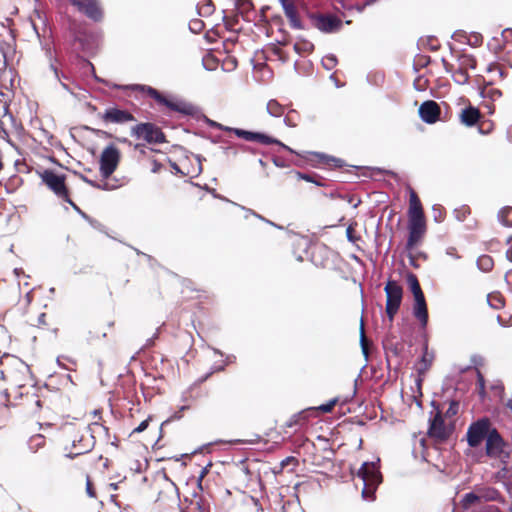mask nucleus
Masks as SVG:
<instances>
[{"label": "nucleus", "instance_id": "nucleus-60", "mask_svg": "<svg viewBox=\"0 0 512 512\" xmlns=\"http://www.w3.org/2000/svg\"><path fill=\"white\" fill-rule=\"evenodd\" d=\"M376 2V0H366L364 3L362 4H357L356 5V9L359 11V12H362L365 7L369 6V5H372Z\"/></svg>", "mask_w": 512, "mask_h": 512}, {"label": "nucleus", "instance_id": "nucleus-9", "mask_svg": "<svg viewBox=\"0 0 512 512\" xmlns=\"http://www.w3.org/2000/svg\"><path fill=\"white\" fill-rule=\"evenodd\" d=\"M131 135L148 144H162L166 142V136L162 129L152 122H141L131 128Z\"/></svg>", "mask_w": 512, "mask_h": 512}, {"label": "nucleus", "instance_id": "nucleus-64", "mask_svg": "<svg viewBox=\"0 0 512 512\" xmlns=\"http://www.w3.org/2000/svg\"><path fill=\"white\" fill-rule=\"evenodd\" d=\"M290 463H294V464H297L298 461L295 457H287L286 459H284L282 462H281V465L284 467V466H287L289 465Z\"/></svg>", "mask_w": 512, "mask_h": 512}, {"label": "nucleus", "instance_id": "nucleus-37", "mask_svg": "<svg viewBox=\"0 0 512 512\" xmlns=\"http://www.w3.org/2000/svg\"><path fill=\"white\" fill-rule=\"evenodd\" d=\"M267 111L271 116L280 117L284 113V107L277 100H270L267 103Z\"/></svg>", "mask_w": 512, "mask_h": 512}, {"label": "nucleus", "instance_id": "nucleus-46", "mask_svg": "<svg viewBox=\"0 0 512 512\" xmlns=\"http://www.w3.org/2000/svg\"><path fill=\"white\" fill-rule=\"evenodd\" d=\"M346 236H347V239L352 243H356L357 241H359L361 239V237L359 235H357V233H356V224L348 225V227L346 229Z\"/></svg>", "mask_w": 512, "mask_h": 512}, {"label": "nucleus", "instance_id": "nucleus-51", "mask_svg": "<svg viewBox=\"0 0 512 512\" xmlns=\"http://www.w3.org/2000/svg\"><path fill=\"white\" fill-rule=\"evenodd\" d=\"M322 64L327 70H331L337 65V58L335 55L325 56L322 59Z\"/></svg>", "mask_w": 512, "mask_h": 512}, {"label": "nucleus", "instance_id": "nucleus-50", "mask_svg": "<svg viewBox=\"0 0 512 512\" xmlns=\"http://www.w3.org/2000/svg\"><path fill=\"white\" fill-rule=\"evenodd\" d=\"M430 61H431L430 56L419 54L414 59V65L417 68H424L427 65H429Z\"/></svg>", "mask_w": 512, "mask_h": 512}, {"label": "nucleus", "instance_id": "nucleus-6", "mask_svg": "<svg viewBox=\"0 0 512 512\" xmlns=\"http://www.w3.org/2000/svg\"><path fill=\"white\" fill-rule=\"evenodd\" d=\"M357 476L363 481L362 496L365 499H374L375 491L382 482V475L376 465L372 462H364Z\"/></svg>", "mask_w": 512, "mask_h": 512}, {"label": "nucleus", "instance_id": "nucleus-59", "mask_svg": "<svg viewBox=\"0 0 512 512\" xmlns=\"http://www.w3.org/2000/svg\"><path fill=\"white\" fill-rule=\"evenodd\" d=\"M6 380V375L3 369V361L0 358V391L3 390L4 382Z\"/></svg>", "mask_w": 512, "mask_h": 512}, {"label": "nucleus", "instance_id": "nucleus-33", "mask_svg": "<svg viewBox=\"0 0 512 512\" xmlns=\"http://www.w3.org/2000/svg\"><path fill=\"white\" fill-rule=\"evenodd\" d=\"M479 492H469L465 494L461 500V507L465 510L469 509L472 505L480 503Z\"/></svg>", "mask_w": 512, "mask_h": 512}, {"label": "nucleus", "instance_id": "nucleus-5", "mask_svg": "<svg viewBox=\"0 0 512 512\" xmlns=\"http://www.w3.org/2000/svg\"><path fill=\"white\" fill-rule=\"evenodd\" d=\"M42 183L47 186L59 199L70 204L74 209L78 210L77 205L70 197V191L66 184V175L58 174L54 170L45 169L40 173Z\"/></svg>", "mask_w": 512, "mask_h": 512}, {"label": "nucleus", "instance_id": "nucleus-39", "mask_svg": "<svg viewBox=\"0 0 512 512\" xmlns=\"http://www.w3.org/2000/svg\"><path fill=\"white\" fill-rule=\"evenodd\" d=\"M477 265L482 271L489 272L492 270L494 262L491 256L482 255L478 258Z\"/></svg>", "mask_w": 512, "mask_h": 512}, {"label": "nucleus", "instance_id": "nucleus-2", "mask_svg": "<svg viewBox=\"0 0 512 512\" xmlns=\"http://www.w3.org/2000/svg\"><path fill=\"white\" fill-rule=\"evenodd\" d=\"M94 438L95 436L89 434L85 428L72 423L65 424L61 428V443L68 458L90 452L94 446Z\"/></svg>", "mask_w": 512, "mask_h": 512}, {"label": "nucleus", "instance_id": "nucleus-12", "mask_svg": "<svg viewBox=\"0 0 512 512\" xmlns=\"http://www.w3.org/2000/svg\"><path fill=\"white\" fill-rule=\"evenodd\" d=\"M99 118L105 124L116 125H124L136 121L132 112L120 109L117 106L108 107L103 113L99 114Z\"/></svg>", "mask_w": 512, "mask_h": 512}, {"label": "nucleus", "instance_id": "nucleus-53", "mask_svg": "<svg viewBox=\"0 0 512 512\" xmlns=\"http://www.w3.org/2000/svg\"><path fill=\"white\" fill-rule=\"evenodd\" d=\"M337 401H338L337 399H332L328 403L320 405L317 408H314V410H319V411H321L323 413H329V412H331L333 410V408L335 407Z\"/></svg>", "mask_w": 512, "mask_h": 512}, {"label": "nucleus", "instance_id": "nucleus-24", "mask_svg": "<svg viewBox=\"0 0 512 512\" xmlns=\"http://www.w3.org/2000/svg\"><path fill=\"white\" fill-rule=\"evenodd\" d=\"M442 63L446 72L452 73V78L455 83L459 85H464L468 83L470 76L467 70L462 69L460 66H458L456 70H453V65L450 64L445 59H442Z\"/></svg>", "mask_w": 512, "mask_h": 512}, {"label": "nucleus", "instance_id": "nucleus-20", "mask_svg": "<svg viewBox=\"0 0 512 512\" xmlns=\"http://www.w3.org/2000/svg\"><path fill=\"white\" fill-rule=\"evenodd\" d=\"M284 10V14L293 29H303V25L295 5V0H279Z\"/></svg>", "mask_w": 512, "mask_h": 512}, {"label": "nucleus", "instance_id": "nucleus-25", "mask_svg": "<svg viewBox=\"0 0 512 512\" xmlns=\"http://www.w3.org/2000/svg\"><path fill=\"white\" fill-rule=\"evenodd\" d=\"M314 411V408L304 409L294 415L284 424V428H292L295 426H303L307 423L310 413Z\"/></svg>", "mask_w": 512, "mask_h": 512}, {"label": "nucleus", "instance_id": "nucleus-49", "mask_svg": "<svg viewBox=\"0 0 512 512\" xmlns=\"http://www.w3.org/2000/svg\"><path fill=\"white\" fill-rule=\"evenodd\" d=\"M205 28V24L201 19H192L189 22V29L193 33H200Z\"/></svg>", "mask_w": 512, "mask_h": 512}, {"label": "nucleus", "instance_id": "nucleus-16", "mask_svg": "<svg viewBox=\"0 0 512 512\" xmlns=\"http://www.w3.org/2000/svg\"><path fill=\"white\" fill-rule=\"evenodd\" d=\"M420 118L428 124H434L440 119L441 108L434 100L424 101L419 107Z\"/></svg>", "mask_w": 512, "mask_h": 512}, {"label": "nucleus", "instance_id": "nucleus-32", "mask_svg": "<svg viewBox=\"0 0 512 512\" xmlns=\"http://www.w3.org/2000/svg\"><path fill=\"white\" fill-rule=\"evenodd\" d=\"M477 65L476 59L469 54H462L458 57V66L468 71V69H475Z\"/></svg>", "mask_w": 512, "mask_h": 512}, {"label": "nucleus", "instance_id": "nucleus-52", "mask_svg": "<svg viewBox=\"0 0 512 512\" xmlns=\"http://www.w3.org/2000/svg\"><path fill=\"white\" fill-rule=\"evenodd\" d=\"M149 168H150V171H151L152 173H160V172H162L163 170H164V171H167L166 166H165L164 164H162L161 162H159V161L155 160V159H153V160H151V161H150V166H149Z\"/></svg>", "mask_w": 512, "mask_h": 512}, {"label": "nucleus", "instance_id": "nucleus-19", "mask_svg": "<svg viewBox=\"0 0 512 512\" xmlns=\"http://www.w3.org/2000/svg\"><path fill=\"white\" fill-rule=\"evenodd\" d=\"M504 441L499 432L492 428L486 438V454L490 457H499L503 452Z\"/></svg>", "mask_w": 512, "mask_h": 512}, {"label": "nucleus", "instance_id": "nucleus-63", "mask_svg": "<svg viewBox=\"0 0 512 512\" xmlns=\"http://www.w3.org/2000/svg\"><path fill=\"white\" fill-rule=\"evenodd\" d=\"M93 415H94V421H98V422H101V423L105 424V421L102 418V411L101 410H94L93 411Z\"/></svg>", "mask_w": 512, "mask_h": 512}, {"label": "nucleus", "instance_id": "nucleus-18", "mask_svg": "<svg viewBox=\"0 0 512 512\" xmlns=\"http://www.w3.org/2000/svg\"><path fill=\"white\" fill-rule=\"evenodd\" d=\"M408 221H426L422 203L414 189H409Z\"/></svg>", "mask_w": 512, "mask_h": 512}, {"label": "nucleus", "instance_id": "nucleus-56", "mask_svg": "<svg viewBox=\"0 0 512 512\" xmlns=\"http://www.w3.org/2000/svg\"><path fill=\"white\" fill-rule=\"evenodd\" d=\"M86 491L90 497H93V498L96 497V492H95L93 483L89 476H87V478H86Z\"/></svg>", "mask_w": 512, "mask_h": 512}, {"label": "nucleus", "instance_id": "nucleus-14", "mask_svg": "<svg viewBox=\"0 0 512 512\" xmlns=\"http://www.w3.org/2000/svg\"><path fill=\"white\" fill-rule=\"evenodd\" d=\"M68 2L93 21L97 22L103 18V11L98 0H68Z\"/></svg>", "mask_w": 512, "mask_h": 512}, {"label": "nucleus", "instance_id": "nucleus-26", "mask_svg": "<svg viewBox=\"0 0 512 512\" xmlns=\"http://www.w3.org/2000/svg\"><path fill=\"white\" fill-rule=\"evenodd\" d=\"M479 497L481 501H500L504 502L501 498L500 493L493 487H484L478 489Z\"/></svg>", "mask_w": 512, "mask_h": 512}, {"label": "nucleus", "instance_id": "nucleus-30", "mask_svg": "<svg viewBox=\"0 0 512 512\" xmlns=\"http://www.w3.org/2000/svg\"><path fill=\"white\" fill-rule=\"evenodd\" d=\"M314 156L318 159L319 163H322L328 167L341 168L343 166V161L341 159L318 153H315Z\"/></svg>", "mask_w": 512, "mask_h": 512}, {"label": "nucleus", "instance_id": "nucleus-55", "mask_svg": "<svg viewBox=\"0 0 512 512\" xmlns=\"http://www.w3.org/2000/svg\"><path fill=\"white\" fill-rule=\"evenodd\" d=\"M149 422H150V417L143 420L137 427H135L132 432H131V435L132 434H135V433H141L143 431H145L149 425Z\"/></svg>", "mask_w": 512, "mask_h": 512}, {"label": "nucleus", "instance_id": "nucleus-11", "mask_svg": "<svg viewBox=\"0 0 512 512\" xmlns=\"http://www.w3.org/2000/svg\"><path fill=\"white\" fill-rule=\"evenodd\" d=\"M312 25L324 33H334L341 29L342 20L333 14L311 13L309 14Z\"/></svg>", "mask_w": 512, "mask_h": 512}, {"label": "nucleus", "instance_id": "nucleus-8", "mask_svg": "<svg viewBox=\"0 0 512 512\" xmlns=\"http://www.w3.org/2000/svg\"><path fill=\"white\" fill-rule=\"evenodd\" d=\"M455 429L454 422L444 418L443 412L437 409L435 415L430 419L428 436L437 443L446 442Z\"/></svg>", "mask_w": 512, "mask_h": 512}, {"label": "nucleus", "instance_id": "nucleus-17", "mask_svg": "<svg viewBox=\"0 0 512 512\" xmlns=\"http://www.w3.org/2000/svg\"><path fill=\"white\" fill-rule=\"evenodd\" d=\"M483 118L480 110L473 106L469 101L468 105L462 108L458 113L459 122L466 127H473Z\"/></svg>", "mask_w": 512, "mask_h": 512}, {"label": "nucleus", "instance_id": "nucleus-42", "mask_svg": "<svg viewBox=\"0 0 512 512\" xmlns=\"http://www.w3.org/2000/svg\"><path fill=\"white\" fill-rule=\"evenodd\" d=\"M477 125H478L479 133H481L483 135L490 134L494 130V127H495V125L492 121L483 120V119H480V122Z\"/></svg>", "mask_w": 512, "mask_h": 512}, {"label": "nucleus", "instance_id": "nucleus-54", "mask_svg": "<svg viewBox=\"0 0 512 512\" xmlns=\"http://www.w3.org/2000/svg\"><path fill=\"white\" fill-rule=\"evenodd\" d=\"M433 215H434V219L437 222L443 221V219L445 217V212L443 211V208L441 205L433 206Z\"/></svg>", "mask_w": 512, "mask_h": 512}, {"label": "nucleus", "instance_id": "nucleus-15", "mask_svg": "<svg viewBox=\"0 0 512 512\" xmlns=\"http://www.w3.org/2000/svg\"><path fill=\"white\" fill-rule=\"evenodd\" d=\"M426 221H408V239L406 250L411 251L419 245L426 233Z\"/></svg>", "mask_w": 512, "mask_h": 512}, {"label": "nucleus", "instance_id": "nucleus-10", "mask_svg": "<svg viewBox=\"0 0 512 512\" xmlns=\"http://www.w3.org/2000/svg\"><path fill=\"white\" fill-rule=\"evenodd\" d=\"M384 291L386 293V314L390 322H393L402 302L403 289L396 281L389 280Z\"/></svg>", "mask_w": 512, "mask_h": 512}, {"label": "nucleus", "instance_id": "nucleus-47", "mask_svg": "<svg viewBox=\"0 0 512 512\" xmlns=\"http://www.w3.org/2000/svg\"><path fill=\"white\" fill-rule=\"evenodd\" d=\"M360 343H361V348H362L363 353L367 356L368 355V339L365 334L363 320H361V325H360Z\"/></svg>", "mask_w": 512, "mask_h": 512}, {"label": "nucleus", "instance_id": "nucleus-34", "mask_svg": "<svg viewBox=\"0 0 512 512\" xmlns=\"http://www.w3.org/2000/svg\"><path fill=\"white\" fill-rule=\"evenodd\" d=\"M407 283L409 285V288L413 294V296H417V295H420V294H423V291H422V288L420 286V283H419V280L417 278V276L412 273V272H409L407 274Z\"/></svg>", "mask_w": 512, "mask_h": 512}, {"label": "nucleus", "instance_id": "nucleus-44", "mask_svg": "<svg viewBox=\"0 0 512 512\" xmlns=\"http://www.w3.org/2000/svg\"><path fill=\"white\" fill-rule=\"evenodd\" d=\"M422 44L431 51H437L440 48V42L433 36H429L425 40H422Z\"/></svg>", "mask_w": 512, "mask_h": 512}, {"label": "nucleus", "instance_id": "nucleus-62", "mask_svg": "<svg viewBox=\"0 0 512 512\" xmlns=\"http://www.w3.org/2000/svg\"><path fill=\"white\" fill-rule=\"evenodd\" d=\"M507 243L509 244V248L507 249L506 251V258L512 262V237H510L507 241Z\"/></svg>", "mask_w": 512, "mask_h": 512}, {"label": "nucleus", "instance_id": "nucleus-29", "mask_svg": "<svg viewBox=\"0 0 512 512\" xmlns=\"http://www.w3.org/2000/svg\"><path fill=\"white\" fill-rule=\"evenodd\" d=\"M296 177L298 180H305L307 182L314 183L317 186H326L325 179L316 173L296 172Z\"/></svg>", "mask_w": 512, "mask_h": 512}, {"label": "nucleus", "instance_id": "nucleus-48", "mask_svg": "<svg viewBox=\"0 0 512 512\" xmlns=\"http://www.w3.org/2000/svg\"><path fill=\"white\" fill-rule=\"evenodd\" d=\"M413 86L417 91H425L429 86V80L423 76H419L414 80Z\"/></svg>", "mask_w": 512, "mask_h": 512}, {"label": "nucleus", "instance_id": "nucleus-45", "mask_svg": "<svg viewBox=\"0 0 512 512\" xmlns=\"http://www.w3.org/2000/svg\"><path fill=\"white\" fill-rule=\"evenodd\" d=\"M299 120V114L295 110H290L285 116V123L290 127H296Z\"/></svg>", "mask_w": 512, "mask_h": 512}, {"label": "nucleus", "instance_id": "nucleus-28", "mask_svg": "<svg viewBox=\"0 0 512 512\" xmlns=\"http://www.w3.org/2000/svg\"><path fill=\"white\" fill-rule=\"evenodd\" d=\"M212 375V372L197 379L188 389L191 398H199L202 396L201 385Z\"/></svg>", "mask_w": 512, "mask_h": 512}, {"label": "nucleus", "instance_id": "nucleus-22", "mask_svg": "<svg viewBox=\"0 0 512 512\" xmlns=\"http://www.w3.org/2000/svg\"><path fill=\"white\" fill-rule=\"evenodd\" d=\"M91 431L94 434H98L100 438L106 443L118 447L119 440L115 435H111L109 428L101 422L93 421L90 424Z\"/></svg>", "mask_w": 512, "mask_h": 512}, {"label": "nucleus", "instance_id": "nucleus-40", "mask_svg": "<svg viewBox=\"0 0 512 512\" xmlns=\"http://www.w3.org/2000/svg\"><path fill=\"white\" fill-rule=\"evenodd\" d=\"M23 180L18 175L11 176L5 183V189L8 193L14 192L21 184Z\"/></svg>", "mask_w": 512, "mask_h": 512}, {"label": "nucleus", "instance_id": "nucleus-23", "mask_svg": "<svg viewBox=\"0 0 512 512\" xmlns=\"http://www.w3.org/2000/svg\"><path fill=\"white\" fill-rule=\"evenodd\" d=\"M434 361V353L428 351L427 345L424 347V351L420 361L417 364V373L418 379L417 384L420 387L422 382V377L427 373V371L431 368L432 363Z\"/></svg>", "mask_w": 512, "mask_h": 512}, {"label": "nucleus", "instance_id": "nucleus-4", "mask_svg": "<svg viewBox=\"0 0 512 512\" xmlns=\"http://www.w3.org/2000/svg\"><path fill=\"white\" fill-rule=\"evenodd\" d=\"M121 160V152L120 150L113 144L105 147L100 155L99 160V171L102 176V179L97 182L93 180H89L85 176H81V178L91 185L94 188L102 189V190H112L115 189V185L109 184L110 176L115 172Z\"/></svg>", "mask_w": 512, "mask_h": 512}, {"label": "nucleus", "instance_id": "nucleus-43", "mask_svg": "<svg viewBox=\"0 0 512 512\" xmlns=\"http://www.w3.org/2000/svg\"><path fill=\"white\" fill-rule=\"evenodd\" d=\"M386 355L389 356L390 354L393 356H398L401 348L398 347V344L393 343L391 340H386L383 343Z\"/></svg>", "mask_w": 512, "mask_h": 512}, {"label": "nucleus", "instance_id": "nucleus-27", "mask_svg": "<svg viewBox=\"0 0 512 512\" xmlns=\"http://www.w3.org/2000/svg\"><path fill=\"white\" fill-rule=\"evenodd\" d=\"M196 9L200 16L208 17L214 13L215 5L212 0H198Z\"/></svg>", "mask_w": 512, "mask_h": 512}, {"label": "nucleus", "instance_id": "nucleus-41", "mask_svg": "<svg viewBox=\"0 0 512 512\" xmlns=\"http://www.w3.org/2000/svg\"><path fill=\"white\" fill-rule=\"evenodd\" d=\"M459 411V402L456 400H451L449 402V407L446 412L443 414L444 418L448 421H452L451 419L458 414Z\"/></svg>", "mask_w": 512, "mask_h": 512}, {"label": "nucleus", "instance_id": "nucleus-13", "mask_svg": "<svg viewBox=\"0 0 512 512\" xmlns=\"http://www.w3.org/2000/svg\"><path fill=\"white\" fill-rule=\"evenodd\" d=\"M488 419H481L472 423L467 431V441L470 447H477L487 438L491 431Z\"/></svg>", "mask_w": 512, "mask_h": 512}, {"label": "nucleus", "instance_id": "nucleus-57", "mask_svg": "<svg viewBox=\"0 0 512 512\" xmlns=\"http://www.w3.org/2000/svg\"><path fill=\"white\" fill-rule=\"evenodd\" d=\"M46 318H47L46 313H41L38 316L37 321L35 323H31V324L34 325V326H37V327L47 326L48 324L46 322Z\"/></svg>", "mask_w": 512, "mask_h": 512}, {"label": "nucleus", "instance_id": "nucleus-58", "mask_svg": "<svg viewBox=\"0 0 512 512\" xmlns=\"http://www.w3.org/2000/svg\"><path fill=\"white\" fill-rule=\"evenodd\" d=\"M10 50L11 47L8 43H6L5 41H0V51L5 59L7 58V54L9 53Z\"/></svg>", "mask_w": 512, "mask_h": 512}, {"label": "nucleus", "instance_id": "nucleus-31", "mask_svg": "<svg viewBox=\"0 0 512 512\" xmlns=\"http://www.w3.org/2000/svg\"><path fill=\"white\" fill-rule=\"evenodd\" d=\"M488 304L494 309H501L505 305V299L500 292H492L487 295Z\"/></svg>", "mask_w": 512, "mask_h": 512}, {"label": "nucleus", "instance_id": "nucleus-38", "mask_svg": "<svg viewBox=\"0 0 512 512\" xmlns=\"http://www.w3.org/2000/svg\"><path fill=\"white\" fill-rule=\"evenodd\" d=\"M481 94L484 98H489L491 101H495L501 97L502 92L499 89L494 88L492 85H485Z\"/></svg>", "mask_w": 512, "mask_h": 512}, {"label": "nucleus", "instance_id": "nucleus-1", "mask_svg": "<svg viewBox=\"0 0 512 512\" xmlns=\"http://www.w3.org/2000/svg\"><path fill=\"white\" fill-rule=\"evenodd\" d=\"M11 405L25 416L36 418L38 421L49 420L56 413V403L50 394L35 387H20L14 394V402Z\"/></svg>", "mask_w": 512, "mask_h": 512}, {"label": "nucleus", "instance_id": "nucleus-61", "mask_svg": "<svg viewBox=\"0 0 512 512\" xmlns=\"http://www.w3.org/2000/svg\"><path fill=\"white\" fill-rule=\"evenodd\" d=\"M502 36L505 40V42H509V41H512V29L508 28V29H505L503 32H502Z\"/></svg>", "mask_w": 512, "mask_h": 512}, {"label": "nucleus", "instance_id": "nucleus-7", "mask_svg": "<svg viewBox=\"0 0 512 512\" xmlns=\"http://www.w3.org/2000/svg\"><path fill=\"white\" fill-rule=\"evenodd\" d=\"M211 126L216 129L222 130V131L234 133L237 137L242 138L246 141L257 142V143L264 144V145L276 144V145H280L281 147H283L284 149H286L290 152H293V150L291 148L284 145L279 140H277L271 136H268L266 134H263V133L251 132V131L243 130L240 128H232V127H228V126H225V125L217 123V122H211Z\"/></svg>", "mask_w": 512, "mask_h": 512}, {"label": "nucleus", "instance_id": "nucleus-21", "mask_svg": "<svg viewBox=\"0 0 512 512\" xmlns=\"http://www.w3.org/2000/svg\"><path fill=\"white\" fill-rule=\"evenodd\" d=\"M413 315L417 318L422 327L428 323V308L424 293L414 297Z\"/></svg>", "mask_w": 512, "mask_h": 512}, {"label": "nucleus", "instance_id": "nucleus-3", "mask_svg": "<svg viewBox=\"0 0 512 512\" xmlns=\"http://www.w3.org/2000/svg\"><path fill=\"white\" fill-rule=\"evenodd\" d=\"M132 89L153 99L160 109H166L169 112H175L185 116H194L198 112V108L192 103L172 95H165L151 86L134 85Z\"/></svg>", "mask_w": 512, "mask_h": 512}, {"label": "nucleus", "instance_id": "nucleus-36", "mask_svg": "<svg viewBox=\"0 0 512 512\" xmlns=\"http://www.w3.org/2000/svg\"><path fill=\"white\" fill-rule=\"evenodd\" d=\"M498 218L504 226L512 227V207H503L498 213Z\"/></svg>", "mask_w": 512, "mask_h": 512}, {"label": "nucleus", "instance_id": "nucleus-35", "mask_svg": "<svg viewBox=\"0 0 512 512\" xmlns=\"http://www.w3.org/2000/svg\"><path fill=\"white\" fill-rule=\"evenodd\" d=\"M294 49L299 54H310L314 50V44L308 40H299L294 44Z\"/></svg>", "mask_w": 512, "mask_h": 512}]
</instances>
